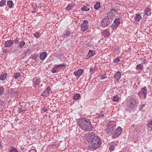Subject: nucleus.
<instances>
[{
	"label": "nucleus",
	"mask_w": 152,
	"mask_h": 152,
	"mask_svg": "<svg viewBox=\"0 0 152 152\" xmlns=\"http://www.w3.org/2000/svg\"><path fill=\"white\" fill-rule=\"evenodd\" d=\"M77 124L80 128L86 132H90L93 129L91 121L87 118H81L77 120Z\"/></svg>",
	"instance_id": "1"
},
{
	"label": "nucleus",
	"mask_w": 152,
	"mask_h": 152,
	"mask_svg": "<svg viewBox=\"0 0 152 152\" xmlns=\"http://www.w3.org/2000/svg\"><path fill=\"white\" fill-rule=\"evenodd\" d=\"M102 143V140L100 137L96 136L93 137L91 140V145L88 148L91 150H94L99 148Z\"/></svg>",
	"instance_id": "2"
},
{
	"label": "nucleus",
	"mask_w": 152,
	"mask_h": 152,
	"mask_svg": "<svg viewBox=\"0 0 152 152\" xmlns=\"http://www.w3.org/2000/svg\"><path fill=\"white\" fill-rule=\"evenodd\" d=\"M114 15L112 12H110L107 13V16H106L103 18L101 23V26L102 27L105 28L108 26L111 23L114 18Z\"/></svg>",
	"instance_id": "3"
},
{
	"label": "nucleus",
	"mask_w": 152,
	"mask_h": 152,
	"mask_svg": "<svg viewBox=\"0 0 152 152\" xmlns=\"http://www.w3.org/2000/svg\"><path fill=\"white\" fill-rule=\"evenodd\" d=\"M66 64H64L59 65H55L51 69V72L53 73L58 72L61 69L64 68L66 66Z\"/></svg>",
	"instance_id": "4"
},
{
	"label": "nucleus",
	"mask_w": 152,
	"mask_h": 152,
	"mask_svg": "<svg viewBox=\"0 0 152 152\" xmlns=\"http://www.w3.org/2000/svg\"><path fill=\"white\" fill-rule=\"evenodd\" d=\"M127 101V108L129 110H132L136 104V100L134 98H132L128 100Z\"/></svg>",
	"instance_id": "5"
},
{
	"label": "nucleus",
	"mask_w": 152,
	"mask_h": 152,
	"mask_svg": "<svg viewBox=\"0 0 152 152\" xmlns=\"http://www.w3.org/2000/svg\"><path fill=\"white\" fill-rule=\"evenodd\" d=\"M115 125L114 122L112 123L109 122L107 124V127L106 129V132L107 133H110L112 132L114 130Z\"/></svg>",
	"instance_id": "6"
},
{
	"label": "nucleus",
	"mask_w": 152,
	"mask_h": 152,
	"mask_svg": "<svg viewBox=\"0 0 152 152\" xmlns=\"http://www.w3.org/2000/svg\"><path fill=\"white\" fill-rule=\"evenodd\" d=\"M122 131L121 127L118 126L117 128L115 130L114 133L112 134V137L113 139L117 137L121 134Z\"/></svg>",
	"instance_id": "7"
},
{
	"label": "nucleus",
	"mask_w": 152,
	"mask_h": 152,
	"mask_svg": "<svg viewBox=\"0 0 152 152\" xmlns=\"http://www.w3.org/2000/svg\"><path fill=\"white\" fill-rule=\"evenodd\" d=\"M120 23V19L119 18H116L114 20L113 23L111 26V28L112 30H114L115 29H116Z\"/></svg>",
	"instance_id": "8"
},
{
	"label": "nucleus",
	"mask_w": 152,
	"mask_h": 152,
	"mask_svg": "<svg viewBox=\"0 0 152 152\" xmlns=\"http://www.w3.org/2000/svg\"><path fill=\"white\" fill-rule=\"evenodd\" d=\"M88 22L87 20L84 21L81 26L82 31L84 32L88 28Z\"/></svg>",
	"instance_id": "9"
},
{
	"label": "nucleus",
	"mask_w": 152,
	"mask_h": 152,
	"mask_svg": "<svg viewBox=\"0 0 152 152\" xmlns=\"http://www.w3.org/2000/svg\"><path fill=\"white\" fill-rule=\"evenodd\" d=\"M51 88L50 87H47L44 91L43 93L41 95L44 97H47L50 93Z\"/></svg>",
	"instance_id": "10"
},
{
	"label": "nucleus",
	"mask_w": 152,
	"mask_h": 152,
	"mask_svg": "<svg viewBox=\"0 0 152 152\" xmlns=\"http://www.w3.org/2000/svg\"><path fill=\"white\" fill-rule=\"evenodd\" d=\"M147 93V89L145 87L142 88L140 92L138 93V94L140 97L143 94L145 97H146Z\"/></svg>",
	"instance_id": "11"
},
{
	"label": "nucleus",
	"mask_w": 152,
	"mask_h": 152,
	"mask_svg": "<svg viewBox=\"0 0 152 152\" xmlns=\"http://www.w3.org/2000/svg\"><path fill=\"white\" fill-rule=\"evenodd\" d=\"M121 77V73L120 71L117 72L114 75L115 81L117 82Z\"/></svg>",
	"instance_id": "12"
},
{
	"label": "nucleus",
	"mask_w": 152,
	"mask_h": 152,
	"mask_svg": "<svg viewBox=\"0 0 152 152\" xmlns=\"http://www.w3.org/2000/svg\"><path fill=\"white\" fill-rule=\"evenodd\" d=\"M72 32L71 31H66L65 33L63 34L62 37L64 39L67 37H72Z\"/></svg>",
	"instance_id": "13"
},
{
	"label": "nucleus",
	"mask_w": 152,
	"mask_h": 152,
	"mask_svg": "<svg viewBox=\"0 0 152 152\" xmlns=\"http://www.w3.org/2000/svg\"><path fill=\"white\" fill-rule=\"evenodd\" d=\"M83 69H79L77 71L75 72L74 73V75L77 77H79L83 74Z\"/></svg>",
	"instance_id": "14"
},
{
	"label": "nucleus",
	"mask_w": 152,
	"mask_h": 152,
	"mask_svg": "<svg viewBox=\"0 0 152 152\" xmlns=\"http://www.w3.org/2000/svg\"><path fill=\"white\" fill-rule=\"evenodd\" d=\"M13 44V41L12 40H9L6 41L4 44L5 47H10Z\"/></svg>",
	"instance_id": "15"
},
{
	"label": "nucleus",
	"mask_w": 152,
	"mask_h": 152,
	"mask_svg": "<svg viewBox=\"0 0 152 152\" xmlns=\"http://www.w3.org/2000/svg\"><path fill=\"white\" fill-rule=\"evenodd\" d=\"M47 56V54L46 52H43L40 53L39 58L42 60H44Z\"/></svg>",
	"instance_id": "16"
},
{
	"label": "nucleus",
	"mask_w": 152,
	"mask_h": 152,
	"mask_svg": "<svg viewBox=\"0 0 152 152\" xmlns=\"http://www.w3.org/2000/svg\"><path fill=\"white\" fill-rule=\"evenodd\" d=\"M151 10L150 8L149 7L146 8L144 10V15H146V17H147L148 15H150L151 14Z\"/></svg>",
	"instance_id": "17"
},
{
	"label": "nucleus",
	"mask_w": 152,
	"mask_h": 152,
	"mask_svg": "<svg viewBox=\"0 0 152 152\" xmlns=\"http://www.w3.org/2000/svg\"><path fill=\"white\" fill-rule=\"evenodd\" d=\"M96 53L95 50H89V51L88 53L87 56V57L88 58H87L89 59L90 58L95 55Z\"/></svg>",
	"instance_id": "18"
},
{
	"label": "nucleus",
	"mask_w": 152,
	"mask_h": 152,
	"mask_svg": "<svg viewBox=\"0 0 152 152\" xmlns=\"http://www.w3.org/2000/svg\"><path fill=\"white\" fill-rule=\"evenodd\" d=\"M102 35L104 37H108L110 35L109 31L107 29L103 30L102 32Z\"/></svg>",
	"instance_id": "19"
},
{
	"label": "nucleus",
	"mask_w": 152,
	"mask_h": 152,
	"mask_svg": "<svg viewBox=\"0 0 152 152\" xmlns=\"http://www.w3.org/2000/svg\"><path fill=\"white\" fill-rule=\"evenodd\" d=\"M7 73L1 74L0 76V80L1 81H3L6 80L7 76Z\"/></svg>",
	"instance_id": "20"
},
{
	"label": "nucleus",
	"mask_w": 152,
	"mask_h": 152,
	"mask_svg": "<svg viewBox=\"0 0 152 152\" xmlns=\"http://www.w3.org/2000/svg\"><path fill=\"white\" fill-rule=\"evenodd\" d=\"M135 20L137 22H139L142 19V17L139 14L136 15L134 18Z\"/></svg>",
	"instance_id": "21"
},
{
	"label": "nucleus",
	"mask_w": 152,
	"mask_h": 152,
	"mask_svg": "<svg viewBox=\"0 0 152 152\" xmlns=\"http://www.w3.org/2000/svg\"><path fill=\"white\" fill-rule=\"evenodd\" d=\"M24 109V107L20 105L18 107L17 111L19 113H22Z\"/></svg>",
	"instance_id": "22"
},
{
	"label": "nucleus",
	"mask_w": 152,
	"mask_h": 152,
	"mask_svg": "<svg viewBox=\"0 0 152 152\" xmlns=\"http://www.w3.org/2000/svg\"><path fill=\"white\" fill-rule=\"evenodd\" d=\"M75 5V3L73 4H69L66 8V10L68 11H69L71 10L74 7V6Z\"/></svg>",
	"instance_id": "23"
},
{
	"label": "nucleus",
	"mask_w": 152,
	"mask_h": 152,
	"mask_svg": "<svg viewBox=\"0 0 152 152\" xmlns=\"http://www.w3.org/2000/svg\"><path fill=\"white\" fill-rule=\"evenodd\" d=\"M7 6L10 8H13L14 4L11 0H9L7 2Z\"/></svg>",
	"instance_id": "24"
},
{
	"label": "nucleus",
	"mask_w": 152,
	"mask_h": 152,
	"mask_svg": "<svg viewBox=\"0 0 152 152\" xmlns=\"http://www.w3.org/2000/svg\"><path fill=\"white\" fill-rule=\"evenodd\" d=\"M81 98L80 94H77L73 96V99L75 100H78Z\"/></svg>",
	"instance_id": "25"
},
{
	"label": "nucleus",
	"mask_w": 152,
	"mask_h": 152,
	"mask_svg": "<svg viewBox=\"0 0 152 152\" xmlns=\"http://www.w3.org/2000/svg\"><path fill=\"white\" fill-rule=\"evenodd\" d=\"M136 68L137 70H141L143 69V66L142 64H138L137 65Z\"/></svg>",
	"instance_id": "26"
},
{
	"label": "nucleus",
	"mask_w": 152,
	"mask_h": 152,
	"mask_svg": "<svg viewBox=\"0 0 152 152\" xmlns=\"http://www.w3.org/2000/svg\"><path fill=\"white\" fill-rule=\"evenodd\" d=\"M119 98L118 95L114 96L113 98V101L114 102H118L119 101Z\"/></svg>",
	"instance_id": "27"
},
{
	"label": "nucleus",
	"mask_w": 152,
	"mask_h": 152,
	"mask_svg": "<svg viewBox=\"0 0 152 152\" xmlns=\"http://www.w3.org/2000/svg\"><path fill=\"white\" fill-rule=\"evenodd\" d=\"M115 148V145L114 144V143L113 142H112L110 144V146L109 148L110 150L111 151H113Z\"/></svg>",
	"instance_id": "28"
},
{
	"label": "nucleus",
	"mask_w": 152,
	"mask_h": 152,
	"mask_svg": "<svg viewBox=\"0 0 152 152\" xmlns=\"http://www.w3.org/2000/svg\"><path fill=\"white\" fill-rule=\"evenodd\" d=\"M8 152H19L18 150L13 147H12L10 149Z\"/></svg>",
	"instance_id": "29"
},
{
	"label": "nucleus",
	"mask_w": 152,
	"mask_h": 152,
	"mask_svg": "<svg viewBox=\"0 0 152 152\" xmlns=\"http://www.w3.org/2000/svg\"><path fill=\"white\" fill-rule=\"evenodd\" d=\"M100 7V2H97L96 4L94 5V8L96 10H98Z\"/></svg>",
	"instance_id": "30"
},
{
	"label": "nucleus",
	"mask_w": 152,
	"mask_h": 152,
	"mask_svg": "<svg viewBox=\"0 0 152 152\" xmlns=\"http://www.w3.org/2000/svg\"><path fill=\"white\" fill-rule=\"evenodd\" d=\"M25 44V42L23 41H22L19 43L18 47L19 48H22Z\"/></svg>",
	"instance_id": "31"
},
{
	"label": "nucleus",
	"mask_w": 152,
	"mask_h": 152,
	"mask_svg": "<svg viewBox=\"0 0 152 152\" xmlns=\"http://www.w3.org/2000/svg\"><path fill=\"white\" fill-rule=\"evenodd\" d=\"M10 96L12 97L14 96L15 95V91L13 89H11L10 90Z\"/></svg>",
	"instance_id": "32"
},
{
	"label": "nucleus",
	"mask_w": 152,
	"mask_h": 152,
	"mask_svg": "<svg viewBox=\"0 0 152 152\" xmlns=\"http://www.w3.org/2000/svg\"><path fill=\"white\" fill-rule=\"evenodd\" d=\"M6 0H2L0 1V7H3L6 5Z\"/></svg>",
	"instance_id": "33"
},
{
	"label": "nucleus",
	"mask_w": 152,
	"mask_h": 152,
	"mask_svg": "<svg viewBox=\"0 0 152 152\" xmlns=\"http://www.w3.org/2000/svg\"><path fill=\"white\" fill-rule=\"evenodd\" d=\"M81 10L83 11H87L89 10V8L86 6H84L81 8Z\"/></svg>",
	"instance_id": "34"
},
{
	"label": "nucleus",
	"mask_w": 152,
	"mask_h": 152,
	"mask_svg": "<svg viewBox=\"0 0 152 152\" xmlns=\"http://www.w3.org/2000/svg\"><path fill=\"white\" fill-rule=\"evenodd\" d=\"M20 76V72L16 73L14 74V77L15 79H17Z\"/></svg>",
	"instance_id": "35"
},
{
	"label": "nucleus",
	"mask_w": 152,
	"mask_h": 152,
	"mask_svg": "<svg viewBox=\"0 0 152 152\" xmlns=\"http://www.w3.org/2000/svg\"><path fill=\"white\" fill-rule=\"evenodd\" d=\"M95 68L94 67H91L89 70V72L91 74H93L95 72Z\"/></svg>",
	"instance_id": "36"
},
{
	"label": "nucleus",
	"mask_w": 152,
	"mask_h": 152,
	"mask_svg": "<svg viewBox=\"0 0 152 152\" xmlns=\"http://www.w3.org/2000/svg\"><path fill=\"white\" fill-rule=\"evenodd\" d=\"M4 90L3 86L0 87V95H2L4 92Z\"/></svg>",
	"instance_id": "37"
},
{
	"label": "nucleus",
	"mask_w": 152,
	"mask_h": 152,
	"mask_svg": "<svg viewBox=\"0 0 152 152\" xmlns=\"http://www.w3.org/2000/svg\"><path fill=\"white\" fill-rule=\"evenodd\" d=\"M107 77V76L105 74H103L99 76V78L100 79H103Z\"/></svg>",
	"instance_id": "38"
},
{
	"label": "nucleus",
	"mask_w": 152,
	"mask_h": 152,
	"mask_svg": "<svg viewBox=\"0 0 152 152\" xmlns=\"http://www.w3.org/2000/svg\"><path fill=\"white\" fill-rule=\"evenodd\" d=\"M40 82V80L39 79H36L34 82V84L35 85H38Z\"/></svg>",
	"instance_id": "39"
},
{
	"label": "nucleus",
	"mask_w": 152,
	"mask_h": 152,
	"mask_svg": "<svg viewBox=\"0 0 152 152\" xmlns=\"http://www.w3.org/2000/svg\"><path fill=\"white\" fill-rule=\"evenodd\" d=\"M120 61V60L119 59V58L118 57H117L113 60V62L114 63H117Z\"/></svg>",
	"instance_id": "40"
},
{
	"label": "nucleus",
	"mask_w": 152,
	"mask_h": 152,
	"mask_svg": "<svg viewBox=\"0 0 152 152\" xmlns=\"http://www.w3.org/2000/svg\"><path fill=\"white\" fill-rule=\"evenodd\" d=\"M34 37L36 38H38L40 37V34L39 32H36L35 33L33 34Z\"/></svg>",
	"instance_id": "41"
},
{
	"label": "nucleus",
	"mask_w": 152,
	"mask_h": 152,
	"mask_svg": "<svg viewBox=\"0 0 152 152\" xmlns=\"http://www.w3.org/2000/svg\"><path fill=\"white\" fill-rule=\"evenodd\" d=\"M148 126L149 127H150V125H152V119L151 120H149L148 121Z\"/></svg>",
	"instance_id": "42"
},
{
	"label": "nucleus",
	"mask_w": 152,
	"mask_h": 152,
	"mask_svg": "<svg viewBox=\"0 0 152 152\" xmlns=\"http://www.w3.org/2000/svg\"><path fill=\"white\" fill-rule=\"evenodd\" d=\"M9 51L7 48H5L3 50V52L5 54H7Z\"/></svg>",
	"instance_id": "43"
},
{
	"label": "nucleus",
	"mask_w": 152,
	"mask_h": 152,
	"mask_svg": "<svg viewBox=\"0 0 152 152\" xmlns=\"http://www.w3.org/2000/svg\"><path fill=\"white\" fill-rule=\"evenodd\" d=\"M12 41H13V43L14 42L16 43H17L19 42L18 39H16L14 40H12Z\"/></svg>",
	"instance_id": "44"
},
{
	"label": "nucleus",
	"mask_w": 152,
	"mask_h": 152,
	"mask_svg": "<svg viewBox=\"0 0 152 152\" xmlns=\"http://www.w3.org/2000/svg\"><path fill=\"white\" fill-rule=\"evenodd\" d=\"M111 11H113L114 12L116 13L117 12V10H115V9H112L111 10Z\"/></svg>",
	"instance_id": "45"
},
{
	"label": "nucleus",
	"mask_w": 152,
	"mask_h": 152,
	"mask_svg": "<svg viewBox=\"0 0 152 152\" xmlns=\"http://www.w3.org/2000/svg\"><path fill=\"white\" fill-rule=\"evenodd\" d=\"M30 152H36V151L34 149H31L30 150Z\"/></svg>",
	"instance_id": "46"
},
{
	"label": "nucleus",
	"mask_w": 152,
	"mask_h": 152,
	"mask_svg": "<svg viewBox=\"0 0 152 152\" xmlns=\"http://www.w3.org/2000/svg\"><path fill=\"white\" fill-rule=\"evenodd\" d=\"M145 104H142L140 106V108L141 109L143 108L144 107H145Z\"/></svg>",
	"instance_id": "47"
},
{
	"label": "nucleus",
	"mask_w": 152,
	"mask_h": 152,
	"mask_svg": "<svg viewBox=\"0 0 152 152\" xmlns=\"http://www.w3.org/2000/svg\"><path fill=\"white\" fill-rule=\"evenodd\" d=\"M146 60L145 59H144L143 60V61L142 62V63L143 64H145L146 63Z\"/></svg>",
	"instance_id": "48"
},
{
	"label": "nucleus",
	"mask_w": 152,
	"mask_h": 152,
	"mask_svg": "<svg viewBox=\"0 0 152 152\" xmlns=\"http://www.w3.org/2000/svg\"><path fill=\"white\" fill-rule=\"evenodd\" d=\"M104 114H102L100 115V117L101 118H103L104 117Z\"/></svg>",
	"instance_id": "49"
},
{
	"label": "nucleus",
	"mask_w": 152,
	"mask_h": 152,
	"mask_svg": "<svg viewBox=\"0 0 152 152\" xmlns=\"http://www.w3.org/2000/svg\"><path fill=\"white\" fill-rule=\"evenodd\" d=\"M2 146V143L1 142H0V148Z\"/></svg>",
	"instance_id": "50"
},
{
	"label": "nucleus",
	"mask_w": 152,
	"mask_h": 152,
	"mask_svg": "<svg viewBox=\"0 0 152 152\" xmlns=\"http://www.w3.org/2000/svg\"><path fill=\"white\" fill-rule=\"evenodd\" d=\"M151 84L152 85V77H151Z\"/></svg>",
	"instance_id": "51"
},
{
	"label": "nucleus",
	"mask_w": 152,
	"mask_h": 152,
	"mask_svg": "<svg viewBox=\"0 0 152 152\" xmlns=\"http://www.w3.org/2000/svg\"><path fill=\"white\" fill-rule=\"evenodd\" d=\"M42 111L43 112H45L46 111V110H45L44 109H43Z\"/></svg>",
	"instance_id": "52"
},
{
	"label": "nucleus",
	"mask_w": 152,
	"mask_h": 152,
	"mask_svg": "<svg viewBox=\"0 0 152 152\" xmlns=\"http://www.w3.org/2000/svg\"><path fill=\"white\" fill-rule=\"evenodd\" d=\"M94 134V133H93V132H91V133H90V134Z\"/></svg>",
	"instance_id": "53"
},
{
	"label": "nucleus",
	"mask_w": 152,
	"mask_h": 152,
	"mask_svg": "<svg viewBox=\"0 0 152 152\" xmlns=\"http://www.w3.org/2000/svg\"><path fill=\"white\" fill-rule=\"evenodd\" d=\"M150 127H151V131H152V127H151V126H150Z\"/></svg>",
	"instance_id": "54"
},
{
	"label": "nucleus",
	"mask_w": 152,
	"mask_h": 152,
	"mask_svg": "<svg viewBox=\"0 0 152 152\" xmlns=\"http://www.w3.org/2000/svg\"><path fill=\"white\" fill-rule=\"evenodd\" d=\"M32 12L33 13H35V11H32Z\"/></svg>",
	"instance_id": "55"
},
{
	"label": "nucleus",
	"mask_w": 152,
	"mask_h": 152,
	"mask_svg": "<svg viewBox=\"0 0 152 152\" xmlns=\"http://www.w3.org/2000/svg\"><path fill=\"white\" fill-rule=\"evenodd\" d=\"M88 6V7H89V5H88V6Z\"/></svg>",
	"instance_id": "56"
}]
</instances>
